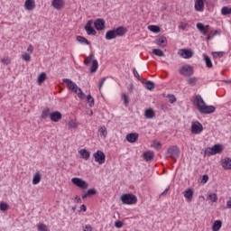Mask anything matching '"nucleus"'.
<instances>
[{
  "label": "nucleus",
  "mask_w": 231,
  "mask_h": 231,
  "mask_svg": "<svg viewBox=\"0 0 231 231\" xmlns=\"http://www.w3.org/2000/svg\"><path fill=\"white\" fill-rule=\"evenodd\" d=\"M215 111H216V107L214 106H207L206 104L204 105V106L200 108L199 113H201V115H210Z\"/></svg>",
  "instance_id": "13"
},
{
  "label": "nucleus",
  "mask_w": 231,
  "mask_h": 231,
  "mask_svg": "<svg viewBox=\"0 0 231 231\" xmlns=\"http://www.w3.org/2000/svg\"><path fill=\"white\" fill-rule=\"evenodd\" d=\"M178 55L182 57V59H192L194 57V51L190 49H180Z\"/></svg>",
  "instance_id": "8"
},
{
  "label": "nucleus",
  "mask_w": 231,
  "mask_h": 231,
  "mask_svg": "<svg viewBox=\"0 0 231 231\" xmlns=\"http://www.w3.org/2000/svg\"><path fill=\"white\" fill-rule=\"evenodd\" d=\"M76 199H77L78 201H81V199H80V197H79V196L76 197Z\"/></svg>",
  "instance_id": "64"
},
{
  "label": "nucleus",
  "mask_w": 231,
  "mask_h": 231,
  "mask_svg": "<svg viewBox=\"0 0 231 231\" xmlns=\"http://www.w3.org/2000/svg\"><path fill=\"white\" fill-rule=\"evenodd\" d=\"M121 201L124 205H135L138 199L134 194L128 193L121 196Z\"/></svg>",
  "instance_id": "4"
},
{
  "label": "nucleus",
  "mask_w": 231,
  "mask_h": 231,
  "mask_svg": "<svg viewBox=\"0 0 231 231\" xmlns=\"http://www.w3.org/2000/svg\"><path fill=\"white\" fill-rule=\"evenodd\" d=\"M24 8L29 11L33 10L35 8V0H25Z\"/></svg>",
  "instance_id": "19"
},
{
  "label": "nucleus",
  "mask_w": 231,
  "mask_h": 231,
  "mask_svg": "<svg viewBox=\"0 0 231 231\" xmlns=\"http://www.w3.org/2000/svg\"><path fill=\"white\" fill-rule=\"evenodd\" d=\"M68 126L69 127V129H75V127H77V123L70 121L69 122Z\"/></svg>",
  "instance_id": "52"
},
{
  "label": "nucleus",
  "mask_w": 231,
  "mask_h": 231,
  "mask_svg": "<svg viewBox=\"0 0 231 231\" xmlns=\"http://www.w3.org/2000/svg\"><path fill=\"white\" fill-rule=\"evenodd\" d=\"M221 226H223V222H221V220L215 221L213 224V231L221 230Z\"/></svg>",
  "instance_id": "30"
},
{
  "label": "nucleus",
  "mask_w": 231,
  "mask_h": 231,
  "mask_svg": "<svg viewBox=\"0 0 231 231\" xmlns=\"http://www.w3.org/2000/svg\"><path fill=\"white\" fill-rule=\"evenodd\" d=\"M93 59H95V55L93 53L89 54V56L84 60L85 66H89Z\"/></svg>",
  "instance_id": "37"
},
{
  "label": "nucleus",
  "mask_w": 231,
  "mask_h": 231,
  "mask_svg": "<svg viewBox=\"0 0 231 231\" xmlns=\"http://www.w3.org/2000/svg\"><path fill=\"white\" fill-rule=\"evenodd\" d=\"M124 226V223L122 221H116L115 222V227L116 228H122Z\"/></svg>",
  "instance_id": "51"
},
{
  "label": "nucleus",
  "mask_w": 231,
  "mask_h": 231,
  "mask_svg": "<svg viewBox=\"0 0 231 231\" xmlns=\"http://www.w3.org/2000/svg\"><path fill=\"white\" fill-rule=\"evenodd\" d=\"M126 140L130 143H134L138 141V134L136 133H131L126 135Z\"/></svg>",
  "instance_id": "18"
},
{
  "label": "nucleus",
  "mask_w": 231,
  "mask_h": 231,
  "mask_svg": "<svg viewBox=\"0 0 231 231\" xmlns=\"http://www.w3.org/2000/svg\"><path fill=\"white\" fill-rule=\"evenodd\" d=\"M226 208H231V197L229 198V199L226 202Z\"/></svg>",
  "instance_id": "60"
},
{
  "label": "nucleus",
  "mask_w": 231,
  "mask_h": 231,
  "mask_svg": "<svg viewBox=\"0 0 231 231\" xmlns=\"http://www.w3.org/2000/svg\"><path fill=\"white\" fill-rule=\"evenodd\" d=\"M208 199H210V201H213V203H216L217 201V194L216 193L208 194Z\"/></svg>",
  "instance_id": "43"
},
{
  "label": "nucleus",
  "mask_w": 231,
  "mask_h": 231,
  "mask_svg": "<svg viewBox=\"0 0 231 231\" xmlns=\"http://www.w3.org/2000/svg\"><path fill=\"white\" fill-rule=\"evenodd\" d=\"M193 104L194 106H196L197 109L200 111L201 108L204 107L207 103H205V100H203V97H201V95H197L195 97Z\"/></svg>",
  "instance_id": "11"
},
{
  "label": "nucleus",
  "mask_w": 231,
  "mask_h": 231,
  "mask_svg": "<svg viewBox=\"0 0 231 231\" xmlns=\"http://www.w3.org/2000/svg\"><path fill=\"white\" fill-rule=\"evenodd\" d=\"M207 0H195L196 12H203L205 10V2Z\"/></svg>",
  "instance_id": "15"
},
{
  "label": "nucleus",
  "mask_w": 231,
  "mask_h": 231,
  "mask_svg": "<svg viewBox=\"0 0 231 231\" xmlns=\"http://www.w3.org/2000/svg\"><path fill=\"white\" fill-rule=\"evenodd\" d=\"M0 210H2V212H5V210H8V204L3 201L0 202Z\"/></svg>",
  "instance_id": "45"
},
{
  "label": "nucleus",
  "mask_w": 231,
  "mask_h": 231,
  "mask_svg": "<svg viewBox=\"0 0 231 231\" xmlns=\"http://www.w3.org/2000/svg\"><path fill=\"white\" fill-rule=\"evenodd\" d=\"M83 231H93V227L91 226V225H86L85 226H83Z\"/></svg>",
  "instance_id": "53"
},
{
  "label": "nucleus",
  "mask_w": 231,
  "mask_h": 231,
  "mask_svg": "<svg viewBox=\"0 0 231 231\" xmlns=\"http://www.w3.org/2000/svg\"><path fill=\"white\" fill-rule=\"evenodd\" d=\"M48 116H50V108H45L42 112V118L43 120H46V118H48Z\"/></svg>",
  "instance_id": "41"
},
{
  "label": "nucleus",
  "mask_w": 231,
  "mask_h": 231,
  "mask_svg": "<svg viewBox=\"0 0 231 231\" xmlns=\"http://www.w3.org/2000/svg\"><path fill=\"white\" fill-rule=\"evenodd\" d=\"M44 80H46V74L44 72H42L38 76V79H37L39 86H41V84H42V82H44Z\"/></svg>",
  "instance_id": "38"
},
{
  "label": "nucleus",
  "mask_w": 231,
  "mask_h": 231,
  "mask_svg": "<svg viewBox=\"0 0 231 231\" xmlns=\"http://www.w3.org/2000/svg\"><path fill=\"white\" fill-rule=\"evenodd\" d=\"M126 32L127 30H125V27L120 26L116 29L107 31L106 33V41H113V39H116V37H124Z\"/></svg>",
  "instance_id": "2"
},
{
  "label": "nucleus",
  "mask_w": 231,
  "mask_h": 231,
  "mask_svg": "<svg viewBox=\"0 0 231 231\" xmlns=\"http://www.w3.org/2000/svg\"><path fill=\"white\" fill-rule=\"evenodd\" d=\"M41 172L37 171L34 173L33 177H32V185H39V183H41Z\"/></svg>",
  "instance_id": "22"
},
{
  "label": "nucleus",
  "mask_w": 231,
  "mask_h": 231,
  "mask_svg": "<svg viewBox=\"0 0 231 231\" xmlns=\"http://www.w3.org/2000/svg\"><path fill=\"white\" fill-rule=\"evenodd\" d=\"M27 51H29L30 53H33V46L29 45V47L27 48Z\"/></svg>",
  "instance_id": "61"
},
{
  "label": "nucleus",
  "mask_w": 231,
  "mask_h": 231,
  "mask_svg": "<svg viewBox=\"0 0 231 231\" xmlns=\"http://www.w3.org/2000/svg\"><path fill=\"white\" fill-rule=\"evenodd\" d=\"M93 24V20H88L85 25V31L87 32L88 35H97V31L91 26Z\"/></svg>",
  "instance_id": "14"
},
{
  "label": "nucleus",
  "mask_w": 231,
  "mask_h": 231,
  "mask_svg": "<svg viewBox=\"0 0 231 231\" xmlns=\"http://www.w3.org/2000/svg\"><path fill=\"white\" fill-rule=\"evenodd\" d=\"M207 181H208V175H203L202 176V180H201V183H207Z\"/></svg>",
  "instance_id": "54"
},
{
  "label": "nucleus",
  "mask_w": 231,
  "mask_h": 231,
  "mask_svg": "<svg viewBox=\"0 0 231 231\" xmlns=\"http://www.w3.org/2000/svg\"><path fill=\"white\" fill-rule=\"evenodd\" d=\"M197 28L199 32H202L203 35H207L208 33V28H210V25H204L201 23H197Z\"/></svg>",
  "instance_id": "17"
},
{
  "label": "nucleus",
  "mask_w": 231,
  "mask_h": 231,
  "mask_svg": "<svg viewBox=\"0 0 231 231\" xmlns=\"http://www.w3.org/2000/svg\"><path fill=\"white\" fill-rule=\"evenodd\" d=\"M170 188L168 187L163 192L161 193L160 197L162 196H167V192H169Z\"/></svg>",
  "instance_id": "58"
},
{
  "label": "nucleus",
  "mask_w": 231,
  "mask_h": 231,
  "mask_svg": "<svg viewBox=\"0 0 231 231\" xmlns=\"http://www.w3.org/2000/svg\"><path fill=\"white\" fill-rule=\"evenodd\" d=\"M143 84H145V88L146 89H148L149 91H152V89H154V82L150 81V80H143V82H142Z\"/></svg>",
  "instance_id": "26"
},
{
  "label": "nucleus",
  "mask_w": 231,
  "mask_h": 231,
  "mask_svg": "<svg viewBox=\"0 0 231 231\" xmlns=\"http://www.w3.org/2000/svg\"><path fill=\"white\" fill-rule=\"evenodd\" d=\"M148 29L150 30V32H153V33H160V26L150 25Z\"/></svg>",
  "instance_id": "42"
},
{
  "label": "nucleus",
  "mask_w": 231,
  "mask_h": 231,
  "mask_svg": "<svg viewBox=\"0 0 231 231\" xmlns=\"http://www.w3.org/2000/svg\"><path fill=\"white\" fill-rule=\"evenodd\" d=\"M223 55H225V52L223 51H217V52H213V57L215 59H221V57H223Z\"/></svg>",
  "instance_id": "46"
},
{
  "label": "nucleus",
  "mask_w": 231,
  "mask_h": 231,
  "mask_svg": "<svg viewBox=\"0 0 231 231\" xmlns=\"http://www.w3.org/2000/svg\"><path fill=\"white\" fill-rule=\"evenodd\" d=\"M2 62L3 64H5L6 66H8V64H10V59L4 58L2 59Z\"/></svg>",
  "instance_id": "56"
},
{
  "label": "nucleus",
  "mask_w": 231,
  "mask_h": 231,
  "mask_svg": "<svg viewBox=\"0 0 231 231\" xmlns=\"http://www.w3.org/2000/svg\"><path fill=\"white\" fill-rule=\"evenodd\" d=\"M129 91H133V84H131L128 88Z\"/></svg>",
  "instance_id": "63"
},
{
  "label": "nucleus",
  "mask_w": 231,
  "mask_h": 231,
  "mask_svg": "<svg viewBox=\"0 0 231 231\" xmlns=\"http://www.w3.org/2000/svg\"><path fill=\"white\" fill-rule=\"evenodd\" d=\"M87 102L89 104V107H93V106H95V98H93V96L88 95Z\"/></svg>",
  "instance_id": "40"
},
{
  "label": "nucleus",
  "mask_w": 231,
  "mask_h": 231,
  "mask_svg": "<svg viewBox=\"0 0 231 231\" xmlns=\"http://www.w3.org/2000/svg\"><path fill=\"white\" fill-rule=\"evenodd\" d=\"M211 39H214V34H212V35H208V37H207V41H211Z\"/></svg>",
  "instance_id": "62"
},
{
  "label": "nucleus",
  "mask_w": 231,
  "mask_h": 231,
  "mask_svg": "<svg viewBox=\"0 0 231 231\" xmlns=\"http://www.w3.org/2000/svg\"><path fill=\"white\" fill-rule=\"evenodd\" d=\"M79 154L81 155V158H83V160H89L90 153L89 152H88V150L81 149L79 151Z\"/></svg>",
  "instance_id": "28"
},
{
  "label": "nucleus",
  "mask_w": 231,
  "mask_h": 231,
  "mask_svg": "<svg viewBox=\"0 0 231 231\" xmlns=\"http://www.w3.org/2000/svg\"><path fill=\"white\" fill-rule=\"evenodd\" d=\"M222 15H231V7L224 6L221 9Z\"/></svg>",
  "instance_id": "35"
},
{
  "label": "nucleus",
  "mask_w": 231,
  "mask_h": 231,
  "mask_svg": "<svg viewBox=\"0 0 231 231\" xmlns=\"http://www.w3.org/2000/svg\"><path fill=\"white\" fill-rule=\"evenodd\" d=\"M97 194V189H90L87 191V193L82 195V199H86V198H89V196H95Z\"/></svg>",
  "instance_id": "27"
},
{
  "label": "nucleus",
  "mask_w": 231,
  "mask_h": 231,
  "mask_svg": "<svg viewBox=\"0 0 231 231\" xmlns=\"http://www.w3.org/2000/svg\"><path fill=\"white\" fill-rule=\"evenodd\" d=\"M104 82H106V78H102L99 83V89H102V86H104Z\"/></svg>",
  "instance_id": "57"
},
{
  "label": "nucleus",
  "mask_w": 231,
  "mask_h": 231,
  "mask_svg": "<svg viewBox=\"0 0 231 231\" xmlns=\"http://www.w3.org/2000/svg\"><path fill=\"white\" fill-rule=\"evenodd\" d=\"M122 99L124 101V105L125 106H128L129 105V98L127 97V95L123 94L122 95Z\"/></svg>",
  "instance_id": "48"
},
{
  "label": "nucleus",
  "mask_w": 231,
  "mask_h": 231,
  "mask_svg": "<svg viewBox=\"0 0 231 231\" xmlns=\"http://www.w3.org/2000/svg\"><path fill=\"white\" fill-rule=\"evenodd\" d=\"M165 42H167V38L165 36H160L157 39V44L158 46H160L161 48H165Z\"/></svg>",
  "instance_id": "25"
},
{
  "label": "nucleus",
  "mask_w": 231,
  "mask_h": 231,
  "mask_svg": "<svg viewBox=\"0 0 231 231\" xmlns=\"http://www.w3.org/2000/svg\"><path fill=\"white\" fill-rule=\"evenodd\" d=\"M179 73H180L182 77H192V75H194V68L186 64L180 68Z\"/></svg>",
  "instance_id": "5"
},
{
  "label": "nucleus",
  "mask_w": 231,
  "mask_h": 231,
  "mask_svg": "<svg viewBox=\"0 0 231 231\" xmlns=\"http://www.w3.org/2000/svg\"><path fill=\"white\" fill-rule=\"evenodd\" d=\"M144 116L148 119H152L154 116H156V114H154V110L152 108H146L144 110Z\"/></svg>",
  "instance_id": "21"
},
{
  "label": "nucleus",
  "mask_w": 231,
  "mask_h": 231,
  "mask_svg": "<svg viewBox=\"0 0 231 231\" xmlns=\"http://www.w3.org/2000/svg\"><path fill=\"white\" fill-rule=\"evenodd\" d=\"M204 57V62L206 63L207 68H212V60H210V57L207 54H203Z\"/></svg>",
  "instance_id": "32"
},
{
  "label": "nucleus",
  "mask_w": 231,
  "mask_h": 231,
  "mask_svg": "<svg viewBox=\"0 0 231 231\" xmlns=\"http://www.w3.org/2000/svg\"><path fill=\"white\" fill-rule=\"evenodd\" d=\"M143 158L146 162H151L154 158V153L152 152H146L143 153Z\"/></svg>",
  "instance_id": "33"
},
{
  "label": "nucleus",
  "mask_w": 231,
  "mask_h": 231,
  "mask_svg": "<svg viewBox=\"0 0 231 231\" xmlns=\"http://www.w3.org/2000/svg\"><path fill=\"white\" fill-rule=\"evenodd\" d=\"M93 157L95 158V162H97V163H99V165H103V163H106V153H104V152L98 150L93 154Z\"/></svg>",
  "instance_id": "7"
},
{
  "label": "nucleus",
  "mask_w": 231,
  "mask_h": 231,
  "mask_svg": "<svg viewBox=\"0 0 231 231\" xmlns=\"http://www.w3.org/2000/svg\"><path fill=\"white\" fill-rule=\"evenodd\" d=\"M194 196V191H192V189H188L184 191V198L188 199V201H192V198Z\"/></svg>",
  "instance_id": "23"
},
{
  "label": "nucleus",
  "mask_w": 231,
  "mask_h": 231,
  "mask_svg": "<svg viewBox=\"0 0 231 231\" xmlns=\"http://www.w3.org/2000/svg\"><path fill=\"white\" fill-rule=\"evenodd\" d=\"M94 26L97 32H102V30H106V21L102 18H97L94 22Z\"/></svg>",
  "instance_id": "12"
},
{
  "label": "nucleus",
  "mask_w": 231,
  "mask_h": 231,
  "mask_svg": "<svg viewBox=\"0 0 231 231\" xmlns=\"http://www.w3.org/2000/svg\"><path fill=\"white\" fill-rule=\"evenodd\" d=\"M37 228L39 231H48V226H46L45 224H42V223H39L37 225Z\"/></svg>",
  "instance_id": "44"
},
{
  "label": "nucleus",
  "mask_w": 231,
  "mask_h": 231,
  "mask_svg": "<svg viewBox=\"0 0 231 231\" xmlns=\"http://www.w3.org/2000/svg\"><path fill=\"white\" fill-rule=\"evenodd\" d=\"M187 84H189V86H196V84H198V78L196 77H190L188 80H187Z\"/></svg>",
  "instance_id": "34"
},
{
  "label": "nucleus",
  "mask_w": 231,
  "mask_h": 231,
  "mask_svg": "<svg viewBox=\"0 0 231 231\" xmlns=\"http://www.w3.org/2000/svg\"><path fill=\"white\" fill-rule=\"evenodd\" d=\"M51 5L55 10H61L62 6H64V0H52Z\"/></svg>",
  "instance_id": "20"
},
{
  "label": "nucleus",
  "mask_w": 231,
  "mask_h": 231,
  "mask_svg": "<svg viewBox=\"0 0 231 231\" xmlns=\"http://www.w3.org/2000/svg\"><path fill=\"white\" fill-rule=\"evenodd\" d=\"M77 41L79 42V44H91L88 39H86L84 36H77Z\"/></svg>",
  "instance_id": "31"
},
{
  "label": "nucleus",
  "mask_w": 231,
  "mask_h": 231,
  "mask_svg": "<svg viewBox=\"0 0 231 231\" xmlns=\"http://www.w3.org/2000/svg\"><path fill=\"white\" fill-rule=\"evenodd\" d=\"M50 118L51 122H59L62 120V114L59 111H55L50 114Z\"/></svg>",
  "instance_id": "16"
},
{
  "label": "nucleus",
  "mask_w": 231,
  "mask_h": 231,
  "mask_svg": "<svg viewBox=\"0 0 231 231\" xmlns=\"http://www.w3.org/2000/svg\"><path fill=\"white\" fill-rule=\"evenodd\" d=\"M80 210L81 212H86V210H88V208L86 207V205L82 204L80 207Z\"/></svg>",
  "instance_id": "59"
},
{
  "label": "nucleus",
  "mask_w": 231,
  "mask_h": 231,
  "mask_svg": "<svg viewBox=\"0 0 231 231\" xmlns=\"http://www.w3.org/2000/svg\"><path fill=\"white\" fill-rule=\"evenodd\" d=\"M222 167L223 169H226V170L231 169V159L226 158L222 160Z\"/></svg>",
  "instance_id": "24"
},
{
  "label": "nucleus",
  "mask_w": 231,
  "mask_h": 231,
  "mask_svg": "<svg viewBox=\"0 0 231 231\" xmlns=\"http://www.w3.org/2000/svg\"><path fill=\"white\" fill-rule=\"evenodd\" d=\"M179 28H180V30H185V29L187 28V23L181 22V23H180V25H179Z\"/></svg>",
  "instance_id": "55"
},
{
  "label": "nucleus",
  "mask_w": 231,
  "mask_h": 231,
  "mask_svg": "<svg viewBox=\"0 0 231 231\" xmlns=\"http://www.w3.org/2000/svg\"><path fill=\"white\" fill-rule=\"evenodd\" d=\"M191 131L193 134H201V133H203V125L198 121L192 123Z\"/></svg>",
  "instance_id": "10"
},
{
  "label": "nucleus",
  "mask_w": 231,
  "mask_h": 231,
  "mask_svg": "<svg viewBox=\"0 0 231 231\" xmlns=\"http://www.w3.org/2000/svg\"><path fill=\"white\" fill-rule=\"evenodd\" d=\"M63 82L64 84H66L68 89L73 91V93L78 94L79 98H81V100H84V98H86V94H84V92H82V89L79 88V86H77V84L73 82L71 79H63Z\"/></svg>",
  "instance_id": "1"
},
{
  "label": "nucleus",
  "mask_w": 231,
  "mask_h": 231,
  "mask_svg": "<svg viewBox=\"0 0 231 231\" xmlns=\"http://www.w3.org/2000/svg\"><path fill=\"white\" fill-rule=\"evenodd\" d=\"M223 152V145L215 144L213 147H208L205 150V155L215 156V154H221Z\"/></svg>",
  "instance_id": "3"
},
{
  "label": "nucleus",
  "mask_w": 231,
  "mask_h": 231,
  "mask_svg": "<svg viewBox=\"0 0 231 231\" xmlns=\"http://www.w3.org/2000/svg\"><path fill=\"white\" fill-rule=\"evenodd\" d=\"M168 98H170L169 99L170 104H174V102H176V97H174V95L169 94Z\"/></svg>",
  "instance_id": "50"
},
{
  "label": "nucleus",
  "mask_w": 231,
  "mask_h": 231,
  "mask_svg": "<svg viewBox=\"0 0 231 231\" xmlns=\"http://www.w3.org/2000/svg\"><path fill=\"white\" fill-rule=\"evenodd\" d=\"M98 133L103 138H106V136H107V129L106 128V126H101L98 129Z\"/></svg>",
  "instance_id": "36"
},
{
  "label": "nucleus",
  "mask_w": 231,
  "mask_h": 231,
  "mask_svg": "<svg viewBox=\"0 0 231 231\" xmlns=\"http://www.w3.org/2000/svg\"><path fill=\"white\" fill-rule=\"evenodd\" d=\"M22 59H23V60H25L26 62H30L32 57L30 56V54L25 53V54H23Z\"/></svg>",
  "instance_id": "49"
},
{
  "label": "nucleus",
  "mask_w": 231,
  "mask_h": 231,
  "mask_svg": "<svg viewBox=\"0 0 231 231\" xmlns=\"http://www.w3.org/2000/svg\"><path fill=\"white\" fill-rule=\"evenodd\" d=\"M152 53H153V55H156L157 57H165V53L163 52V51H162L160 49H153Z\"/></svg>",
  "instance_id": "39"
},
{
  "label": "nucleus",
  "mask_w": 231,
  "mask_h": 231,
  "mask_svg": "<svg viewBox=\"0 0 231 231\" xmlns=\"http://www.w3.org/2000/svg\"><path fill=\"white\" fill-rule=\"evenodd\" d=\"M71 182L79 189H88V182L80 178H72Z\"/></svg>",
  "instance_id": "9"
},
{
  "label": "nucleus",
  "mask_w": 231,
  "mask_h": 231,
  "mask_svg": "<svg viewBox=\"0 0 231 231\" xmlns=\"http://www.w3.org/2000/svg\"><path fill=\"white\" fill-rule=\"evenodd\" d=\"M166 154H169L171 158L176 160L177 158H180V148L176 145L171 146L167 149Z\"/></svg>",
  "instance_id": "6"
},
{
  "label": "nucleus",
  "mask_w": 231,
  "mask_h": 231,
  "mask_svg": "<svg viewBox=\"0 0 231 231\" xmlns=\"http://www.w3.org/2000/svg\"><path fill=\"white\" fill-rule=\"evenodd\" d=\"M133 71H134V76L136 77L137 80H140V82H143V79L140 78V74L138 73V70H136V69L134 68Z\"/></svg>",
  "instance_id": "47"
},
{
  "label": "nucleus",
  "mask_w": 231,
  "mask_h": 231,
  "mask_svg": "<svg viewBox=\"0 0 231 231\" xmlns=\"http://www.w3.org/2000/svg\"><path fill=\"white\" fill-rule=\"evenodd\" d=\"M97 69H98V60H93L92 65L90 67V72L91 73H97Z\"/></svg>",
  "instance_id": "29"
}]
</instances>
